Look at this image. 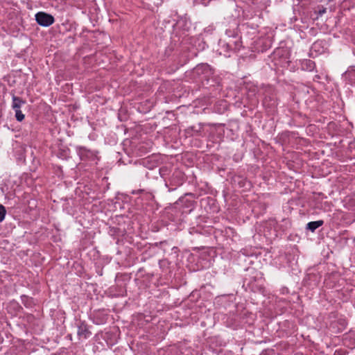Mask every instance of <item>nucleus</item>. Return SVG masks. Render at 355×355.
<instances>
[{"label":"nucleus","mask_w":355,"mask_h":355,"mask_svg":"<svg viewBox=\"0 0 355 355\" xmlns=\"http://www.w3.org/2000/svg\"><path fill=\"white\" fill-rule=\"evenodd\" d=\"M76 151L80 159L83 161L89 162L91 164H97L100 160L99 152L96 150L89 149L85 146H78Z\"/></svg>","instance_id":"obj_1"},{"label":"nucleus","mask_w":355,"mask_h":355,"mask_svg":"<svg viewBox=\"0 0 355 355\" xmlns=\"http://www.w3.org/2000/svg\"><path fill=\"white\" fill-rule=\"evenodd\" d=\"M35 20L39 25L44 27H48L55 21V19L53 15L44 12H38L36 13Z\"/></svg>","instance_id":"obj_2"},{"label":"nucleus","mask_w":355,"mask_h":355,"mask_svg":"<svg viewBox=\"0 0 355 355\" xmlns=\"http://www.w3.org/2000/svg\"><path fill=\"white\" fill-rule=\"evenodd\" d=\"M76 327L78 328L77 335L80 339H87L92 335L85 321L78 320L76 322Z\"/></svg>","instance_id":"obj_3"},{"label":"nucleus","mask_w":355,"mask_h":355,"mask_svg":"<svg viewBox=\"0 0 355 355\" xmlns=\"http://www.w3.org/2000/svg\"><path fill=\"white\" fill-rule=\"evenodd\" d=\"M239 25L236 20H234L233 24L225 31V34L228 37L229 40H239L241 41V36L239 35Z\"/></svg>","instance_id":"obj_4"},{"label":"nucleus","mask_w":355,"mask_h":355,"mask_svg":"<svg viewBox=\"0 0 355 355\" xmlns=\"http://www.w3.org/2000/svg\"><path fill=\"white\" fill-rule=\"evenodd\" d=\"M223 46L226 48L227 52L236 51L241 47V41L239 40H229L223 44Z\"/></svg>","instance_id":"obj_5"},{"label":"nucleus","mask_w":355,"mask_h":355,"mask_svg":"<svg viewBox=\"0 0 355 355\" xmlns=\"http://www.w3.org/2000/svg\"><path fill=\"white\" fill-rule=\"evenodd\" d=\"M171 184L175 187H178L182 184V175L180 171H175L173 173L172 177L170 179Z\"/></svg>","instance_id":"obj_6"},{"label":"nucleus","mask_w":355,"mask_h":355,"mask_svg":"<svg viewBox=\"0 0 355 355\" xmlns=\"http://www.w3.org/2000/svg\"><path fill=\"white\" fill-rule=\"evenodd\" d=\"M12 107L13 110L21 109V107L26 103L25 101L15 95L12 96Z\"/></svg>","instance_id":"obj_7"},{"label":"nucleus","mask_w":355,"mask_h":355,"mask_svg":"<svg viewBox=\"0 0 355 355\" xmlns=\"http://www.w3.org/2000/svg\"><path fill=\"white\" fill-rule=\"evenodd\" d=\"M324 223V221L322 220L311 221L307 223L306 229L313 232L316 229L322 226Z\"/></svg>","instance_id":"obj_8"},{"label":"nucleus","mask_w":355,"mask_h":355,"mask_svg":"<svg viewBox=\"0 0 355 355\" xmlns=\"http://www.w3.org/2000/svg\"><path fill=\"white\" fill-rule=\"evenodd\" d=\"M302 68L304 70L311 71L315 68V62L311 60H304L302 62Z\"/></svg>","instance_id":"obj_9"},{"label":"nucleus","mask_w":355,"mask_h":355,"mask_svg":"<svg viewBox=\"0 0 355 355\" xmlns=\"http://www.w3.org/2000/svg\"><path fill=\"white\" fill-rule=\"evenodd\" d=\"M194 71L198 75L207 73L209 71V66L207 64H201L196 66Z\"/></svg>","instance_id":"obj_10"},{"label":"nucleus","mask_w":355,"mask_h":355,"mask_svg":"<svg viewBox=\"0 0 355 355\" xmlns=\"http://www.w3.org/2000/svg\"><path fill=\"white\" fill-rule=\"evenodd\" d=\"M21 301L23 304L27 308H31L34 304L33 298L28 296H22Z\"/></svg>","instance_id":"obj_11"},{"label":"nucleus","mask_w":355,"mask_h":355,"mask_svg":"<svg viewBox=\"0 0 355 355\" xmlns=\"http://www.w3.org/2000/svg\"><path fill=\"white\" fill-rule=\"evenodd\" d=\"M179 202L185 204V207L189 209V211L193 209L194 208V202L192 200H189L185 199L184 198H182L179 199Z\"/></svg>","instance_id":"obj_12"},{"label":"nucleus","mask_w":355,"mask_h":355,"mask_svg":"<svg viewBox=\"0 0 355 355\" xmlns=\"http://www.w3.org/2000/svg\"><path fill=\"white\" fill-rule=\"evenodd\" d=\"M159 171L161 177L163 178H166L169 174V168L167 166H162Z\"/></svg>","instance_id":"obj_13"},{"label":"nucleus","mask_w":355,"mask_h":355,"mask_svg":"<svg viewBox=\"0 0 355 355\" xmlns=\"http://www.w3.org/2000/svg\"><path fill=\"white\" fill-rule=\"evenodd\" d=\"M15 112V118L18 121H22L24 119V114L21 112L20 109L14 110Z\"/></svg>","instance_id":"obj_14"},{"label":"nucleus","mask_w":355,"mask_h":355,"mask_svg":"<svg viewBox=\"0 0 355 355\" xmlns=\"http://www.w3.org/2000/svg\"><path fill=\"white\" fill-rule=\"evenodd\" d=\"M6 214V208L2 205H0V223L4 220Z\"/></svg>","instance_id":"obj_15"},{"label":"nucleus","mask_w":355,"mask_h":355,"mask_svg":"<svg viewBox=\"0 0 355 355\" xmlns=\"http://www.w3.org/2000/svg\"><path fill=\"white\" fill-rule=\"evenodd\" d=\"M326 10H327V9L323 7L322 8L319 9V10L318 11V15L322 16L323 14H324L326 12Z\"/></svg>","instance_id":"obj_16"},{"label":"nucleus","mask_w":355,"mask_h":355,"mask_svg":"<svg viewBox=\"0 0 355 355\" xmlns=\"http://www.w3.org/2000/svg\"><path fill=\"white\" fill-rule=\"evenodd\" d=\"M245 1L248 3V4H258L259 3V0H245Z\"/></svg>","instance_id":"obj_17"},{"label":"nucleus","mask_w":355,"mask_h":355,"mask_svg":"<svg viewBox=\"0 0 355 355\" xmlns=\"http://www.w3.org/2000/svg\"><path fill=\"white\" fill-rule=\"evenodd\" d=\"M213 30L212 27H207L205 29V32H211Z\"/></svg>","instance_id":"obj_18"},{"label":"nucleus","mask_w":355,"mask_h":355,"mask_svg":"<svg viewBox=\"0 0 355 355\" xmlns=\"http://www.w3.org/2000/svg\"><path fill=\"white\" fill-rule=\"evenodd\" d=\"M202 1V3L203 4H206L207 3H208L210 0H201Z\"/></svg>","instance_id":"obj_19"},{"label":"nucleus","mask_w":355,"mask_h":355,"mask_svg":"<svg viewBox=\"0 0 355 355\" xmlns=\"http://www.w3.org/2000/svg\"><path fill=\"white\" fill-rule=\"evenodd\" d=\"M12 196H13V194H12V193H10V198H12Z\"/></svg>","instance_id":"obj_20"}]
</instances>
